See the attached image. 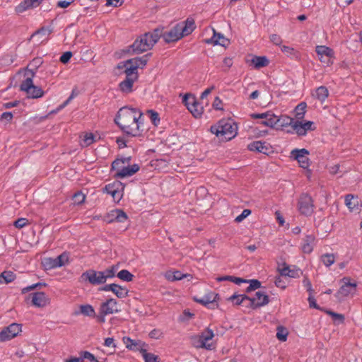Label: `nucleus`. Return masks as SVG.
Masks as SVG:
<instances>
[{"label": "nucleus", "mask_w": 362, "mask_h": 362, "mask_svg": "<svg viewBox=\"0 0 362 362\" xmlns=\"http://www.w3.org/2000/svg\"><path fill=\"white\" fill-rule=\"evenodd\" d=\"M288 335V332L286 327L284 326L279 325L276 328V338L281 341H286L287 340V337Z\"/></svg>", "instance_id": "39"}, {"label": "nucleus", "mask_w": 362, "mask_h": 362, "mask_svg": "<svg viewBox=\"0 0 362 362\" xmlns=\"http://www.w3.org/2000/svg\"><path fill=\"white\" fill-rule=\"evenodd\" d=\"M326 313L332 316L334 320H337L339 322L343 323L344 321V316L342 314L334 313L332 310H326Z\"/></svg>", "instance_id": "57"}, {"label": "nucleus", "mask_w": 362, "mask_h": 362, "mask_svg": "<svg viewBox=\"0 0 362 362\" xmlns=\"http://www.w3.org/2000/svg\"><path fill=\"white\" fill-rule=\"evenodd\" d=\"M299 119L295 121L292 124V129L296 132V134L299 136H305L306 134L305 129L303 125L301 122L298 121Z\"/></svg>", "instance_id": "43"}, {"label": "nucleus", "mask_w": 362, "mask_h": 362, "mask_svg": "<svg viewBox=\"0 0 362 362\" xmlns=\"http://www.w3.org/2000/svg\"><path fill=\"white\" fill-rule=\"evenodd\" d=\"M32 303L37 308H43L49 303V298L44 292H35L31 293Z\"/></svg>", "instance_id": "18"}, {"label": "nucleus", "mask_w": 362, "mask_h": 362, "mask_svg": "<svg viewBox=\"0 0 362 362\" xmlns=\"http://www.w3.org/2000/svg\"><path fill=\"white\" fill-rule=\"evenodd\" d=\"M117 276L124 281L130 282L134 279V275L127 269H122L117 273Z\"/></svg>", "instance_id": "42"}, {"label": "nucleus", "mask_w": 362, "mask_h": 362, "mask_svg": "<svg viewBox=\"0 0 362 362\" xmlns=\"http://www.w3.org/2000/svg\"><path fill=\"white\" fill-rule=\"evenodd\" d=\"M186 275L182 274L180 271H175L172 274L167 276V278L170 281H177L181 280Z\"/></svg>", "instance_id": "54"}, {"label": "nucleus", "mask_w": 362, "mask_h": 362, "mask_svg": "<svg viewBox=\"0 0 362 362\" xmlns=\"http://www.w3.org/2000/svg\"><path fill=\"white\" fill-rule=\"evenodd\" d=\"M163 28H156L153 30L152 33H146L148 34V37L151 38L152 42L156 44L160 37H163L164 33H163Z\"/></svg>", "instance_id": "40"}, {"label": "nucleus", "mask_w": 362, "mask_h": 362, "mask_svg": "<svg viewBox=\"0 0 362 362\" xmlns=\"http://www.w3.org/2000/svg\"><path fill=\"white\" fill-rule=\"evenodd\" d=\"M214 337V334L212 329L207 328L204 332H203L199 337L198 342L200 341H208Z\"/></svg>", "instance_id": "44"}, {"label": "nucleus", "mask_w": 362, "mask_h": 362, "mask_svg": "<svg viewBox=\"0 0 362 362\" xmlns=\"http://www.w3.org/2000/svg\"><path fill=\"white\" fill-rule=\"evenodd\" d=\"M139 170V166L137 164L129 165L122 168L119 171L115 174L116 177L123 178L128 176H132Z\"/></svg>", "instance_id": "24"}, {"label": "nucleus", "mask_w": 362, "mask_h": 362, "mask_svg": "<svg viewBox=\"0 0 362 362\" xmlns=\"http://www.w3.org/2000/svg\"><path fill=\"white\" fill-rule=\"evenodd\" d=\"M320 261L322 264L329 267L335 262V255L333 253H325L320 256Z\"/></svg>", "instance_id": "33"}, {"label": "nucleus", "mask_w": 362, "mask_h": 362, "mask_svg": "<svg viewBox=\"0 0 362 362\" xmlns=\"http://www.w3.org/2000/svg\"><path fill=\"white\" fill-rule=\"evenodd\" d=\"M125 68L124 73L126 74L125 78H132L134 80L138 79V73L137 70H135L134 67H131L130 66H124V64H119L118 65V69Z\"/></svg>", "instance_id": "30"}, {"label": "nucleus", "mask_w": 362, "mask_h": 362, "mask_svg": "<svg viewBox=\"0 0 362 362\" xmlns=\"http://www.w3.org/2000/svg\"><path fill=\"white\" fill-rule=\"evenodd\" d=\"M86 196L81 192H77L74 195V202L81 204L85 202Z\"/></svg>", "instance_id": "58"}, {"label": "nucleus", "mask_w": 362, "mask_h": 362, "mask_svg": "<svg viewBox=\"0 0 362 362\" xmlns=\"http://www.w3.org/2000/svg\"><path fill=\"white\" fill-rule=\"evenodd\" d=\"M82 358L83 362L85 359L88 360L90 362H99L95 357V356L88 351H81L79 354Z\"/></svg>", "instance_id": "49"}, {"label": "nucleus", "mask_w": 362, "mask_h": 362, "mask_svg": "<svg viewBox=\"0 0 362 362\" xmlns=\"http://www.w3.org/2000/svg\"><path fill=\"white\" fill-rule=\"evenodd\" d=\"M121 64H124V66H130L131 67L135 66V70H137V69L139 68L136 57L121 62Z\"/></svg>", "instance_id": "60"}, {"label": "nucleus", "mask_w": 362, "mask_h": 362, "mask_svg": "<svg viewBox=\"0 0 362 362\" xmlns=\"http://www.w3.org/2000/svg\"><path fill=\"white\" fill-rule=\"evenodd\" d=\"M136 81V80L132 78H125V79L119 84V90L126 94L132 92L133 84Z\"/></svg>", "instance_id": "27"}, {"label": "nucleus", "mask_w": 362, "mask_h": 362, "mask_svg": "<svg viewBox=\"0 0 362 362\" xmlns=\"http://www.w3.org/2000/svg\"><path fill=\"white\" fill-rule=\"evenodd\" d=\"M269 302V296L265 292L259 291L255 293L254 298L249 297V303L246 306L252 309H257L267 305Z\"/></svg>", "instance_id": "11"}, {"label": "nucleus", "mask_w": 362, "mask_h": 362, "mask_svg": "<svg viewBox=\"0 0 362 362\" xmlns=\"http://www.w3.org/2000/svg\"><path fill=\"white\" fill-rule=\"evenodd\" d=\"M214 35L209 38L206 39L204 41L207 44H212L214 45H216L219 43L220 40L223 37V35L221 33H217L214 30Z\"/></svg>", "instance_id": "45"}, {"label": "nucleus", "mask_w": 362, "mask_h": 362, "mask_svg": "<svg viewBox=\"0 0 362 362\" xmlns=\"http://www.w3.org/2000/svg\"><path fill=\"white\" fill-rule=\"evenodd\" d=\"M306 107H307L306 103L304 102L300 103V104H298L296 106L295 110H296V117L297 119H302L304 118Z\"/></svg>", "instance_id": "41"}, {"label": "nucleus", "mask_w": 362, "mask_h": 362, "mask_svg": "<svg viewBox=\"0 0 362 362\" xmlns=\"http://www.w3.org/2000/svg\"><path fill=\"white\" fill-rule=\"evenodd\" d=\"M28 223V221L26 218H20L14 222L13 225L17 228H22L23 227L26 226Z\"/></svg>", "instance_id": "61"}, {"label": "nucleus", "mask_w": 362, "mask_h": 362, "mask_svg": "<svg viewBox=\"0 0 362 362\" xmlns=\"http://www.w3.org/2000/svg\"><path fill=\"white\" fill-rule=\"evenodd\" d=\"M16 278V275L11 271H4L0 274V283H2L1 279H4L5 284H9L13 281Z\"/></svg>", "instance_id": "36"}, {"label": "nucleus", "mask_w": 362, "mask_h": 362, "mask_svg": "<svg viewBox=\"0 0 362 362\" xmlns=\"http://www.w3.org/2000/svg\"><path fill=\"white\" fill-rule=\"evenodd\" d=\"M303 274V272L296 266H293V268H291L288 273H287L286 276L291 278H299L300 275Z\"/></svg>", "instance_id": "52"}, {"label": "nucleus", "mask_w": 362, "mask_h": 362, "mask_svg": "<svg viewBox=\"0 0 362 362\" xmlns=\"http://www.w3.org/2000/svg\"><path fill=\"white\" fill-rule=\"evenodd\" d=\"M345 204L351 212H358L360 211L361 206L357 197H354L352 194H347L345 197Z\"/></svg>", "instance_id": "22"}, {"label": "nucleus", "mask_w": 362, "mask_h": 362, "mask_svg": "<svg viewBox=\"0 0 362 362\" xmlns=\"http://www.w3.org/2000/svg\"><path fill=\"white\" fill-rule=\"evenodd\" d=\"M281 50L287 57L293 58H298L299 57V52L297 50H296L293 47L282 45L281 47Z\"/></svg>", "instance_id": "38"}, {"label": "nucleus", "mask_w": 362, "mask_h": 362, "mask_svg": "<svg viewBox=\"0 0 362 362\" xmlns=\"http://www.w3.org/2000/svg\"><path fill=\"white\" fill-rule=\"evenodd\" d=\"M80 311L76 312V315L82 314L84 316L95 317V312L93 307L89 304L81 305L79 307Z\"/></svg>", "instance_id": "29"}, {"label": "nucleus", "mask_w": 362, "mask_h": 362, "mask_svg": "<svg viewBox=\"0 0 362 362\" xmlns=\"http://www.w3.org/2000/svg\"><path fill=\"white\" fill-rule=\"evenodd\" d=\"M124 185L119 180L109 183L103 189V192L110 194L115 201L118 203L123 197Z\"/></svg>", "instance_id": "4"}, {"label": "nucleus", "mask_w": 362, "mask_h": 362, "mask_svg": "<svg viewBox=\"0 0 362 362\" xmlns=\"http://www.w3.org/2000/svg\"><path fill=\"white\" fill-rule=\"evenodd\" d=\"M20 90L26 92L28 95L32 98H41L44 94L42 89L35 86L32 78L29 77L23 81L20 86Z\"/></svg>", "instance_id": "5"}, {"label": "nucleus", "mask_w": 362, "mask_h": 362, "mask_svg": "<svg viewBox=\"0 0 362 362\" xmlns=\"http://www.w3.org/2000/svg\"><path fill=\"white\" fill-rule=\"evenodd\" d=\"M147 114L148 115L151 122L155 125L158 126L160 123V117L157 112L153 110H147Z\"/></svg>", "instance_id": "46"}, {"label": "nucleus", "mask_w": 362, "mask_h": 362, "mask_svg": "<svg viewBox=\"0 0 362 362\" xmlns=\"http://www.w3.org/2000/svg\"><path fill=\"white\" fill-rule=\"evenodd\" d=\"M81 281H88L92 285H100L105 283V277L102 272L88 269L83 272L80 277Z\"/></svg>", "instance_id": "7"}, {"label": "nucleus", "mask_w": 362, "mask_h": 362, "mask_svg": "<svg viewBox=\"0 0 362 362\" xmlns=\"http://www.w3.org/2000/svg\"><path fill=\"white\" fill-rule=\"evenodd\" d=\"M44 265L47 269H54L59 267L57 262L56 258H46L45 259Z\"/></svg>", "instance_id": "53"}, {"label": "nucleus", "mask_w": 362, "mask_h": 362, "mask_svg": "<svg viewBox=\"0 0 362 362\" xmlns=\"http://www.w3.org/2000/svg\"><path fill=\"white\" fill-rule=\"evenodd\" d=\"M247 148L251 151H257L264 154H268L270 152L271 146L266 141H255L247 146Z\"/></svg>", "instance_id": "17"}, {"label": "nucleus", "mask_w": 362, "mask_h": 362, "mask_svg": "<svg viewBox=\"0 0 362 362\" xmlns=\"http://www.w3.org/2000/svg\"><path fill=\"white\" fill-rule=\"evenodd\" d=\"M21 332V325L17 323L11 324L0 332V341H6L16 337Z\"/></svg>", "instance_id": "12"}, {"label": "nucleus", "mask_w": 362, "mask_h": 362, "mask_svg": "<svg viewBox=\"0 0 362 362\" xmlns=\"http://www.w3.org/2000/svg\"><path fill=\"white\" fill-rule=\"evenodd\" d=\"M183 36H187L195 29V22L193 18H188L185 22L177 24Z\"/></svg>", "instance_id": "21"}, {"label": "nucleus", "mask_w": 362, "mask_h": 362, "mask_svg": "<svg viewBox=\"0 0 362 362\" xmlns=\"http://www.w3.org/2000/svg\"><path fill=\"white\" fill-rule=\"evenodd\" d=\"M183 35L180 30L177 24L168 32H165L163 35V38L165 42L170 43L176 42L183 37Z\"/></svg>", "instance_id": "16"}, {"label": "nucleus", "mask_w": 362, "mask_h": 362, "mask_svg": "<svg viewBox=\"0 0 362 362\" xmlns=\"http://www.w3.org/2000/svg\"><path fill=\"white\" fill-rule=\"evenodd\" d=\"M350 281L349 277L341 279V281L343 284L334 295L338 301L341 302L346 297L356 292L357 284L356 282L351 283Z\"/></svg>", "instance_id": "3"}, {"label": "nucleus", "mask_w": 362, "mask_h": 362, "mask_svg": "<svg viewBox=\"0 0 362 362\" xmlns=\"http://www.w3.org/2000/svg\"><path fill=\"white\" fill-rule=\"evenodd\" d=\"M182 102L194 117H200L203 114L204 108L197 101L194 95L191 94H186L183 98Z\"/></svg>", "instance_id": "6"}, {"label": "nucleus", "mask_w": 362, "mask_h": 362, "mask_svg": "<svg viewBox=\"0 0 362 362\" xmlns=\"http://www.w3.org/2000/svg\"><path fill=\"white\" fill-rule=\"evenodd\" d=\"M252 63L254 64V66L256 69H259L262 67L267 66L269 64V61L264 56H263V57L256 56L252 59Z\"/></svg>", "instance_id": "32"}, {"label": "nucleus", "mask_w": 362, "mask_h": 362, "mask_svg": "<svg viewBox=\"0 0 362 362\" xmlns=\"http://www.w3.org/2000/svg\"><path fill=\"white\" fill-rule=\"evenodd\" d=\"M278 119H279V122L276 124V129L287 126L292 127V124L294 122V119L293 118L285 115L278 116Z\"/></svg>", "instance_id": "34"}, {"label": "nucleus", "mask_w": 362, "mask_h": 362, "mask_svg": "<svg viewBox=\"0 0 362 362\" xmlns=\"http://www.w3.org/2000/svg\"><path fill=\"white\" fill-rule=\"evenodd\" d=\"M94 138H95V136H94L93 134H92V133L86 134V135L84 136V138L83 139L84 145L86 146H88L91 145L95 141Z\"/></svg>", "instance_id": "56"}, {"label": "nucleus", "mask_w": 362, "mask_h": 362, "mask_svg": "<svg viewBox=\"0 0 362 362\" xmlns=\"http://www.w3.org/2000/svg\"><path fill=\"white\" fill-rule=\"evenodd\" d=\"M247 281V283H250V285L245 290L247 293H250L252 291H254L261 287V282L257 279H250Z\"/></svg>", "instance_id": "47"}, {"label": "nucleus", "mask_w": 362, "mask_h": 362, "mask_svg": "<svg viewBox=\"0 0 362 362\" xmlns=\"http://www.w3.org/2000/svg\"><path fill=\"white\" fill-rule=\"evenodd\" d=\"M315 52L320 57H334V52L330 47L324 45H318L315 47Z\"/></svg>", "instance_id": "28"}, {"label": "nucleus", "mask_w": 362, "mask_h": 362, "mask_svg": "<svg viewBox=\"0 0 362 362\" xmlns=\"http://www.w3.org/2000/svg\"><path fill=\"white\" fill-rule=\"evenodd\" d=\"M197 348H202L206 350H214L215 349V346L212 343H207V341H200L198 342V344L196 345Z\"/></svg>", "instance_id": "59"}, {"label": "nucleus", "mask_w": 362, "mask_h": 362, "mask_svg": "<svg viewBox=\"0 0 362 362\" xmlns=\"http://www.w3.org/2000/svg\"><path fill=\"white\" fill-rule=\"evenodd\" d=\"M210 130L220 140L227 141L237 135L238 126L232 119H221L216 125L211 126Z\"/></svg>", "instance_id": "2"}, {"label": "nucleus", "mask_w": 362, "mask_h": 362, "mask_svg": "<svg viewBox=\"0 0 362 362\" xmlns=\"http://www.w3.org/2000/svg\"><path fill=\"white\" fill-rule=\"evenodd\" d=\"M218 298V294L211 292V293H209L205 295L202 298H197L195 297V298H194V301H196L203 305L208 306L209 308H210L209 305H214V303L216 302Z\"/></svg>", "instance_id": "23"}, {"label": "nucleus", "mask_w": 362, "mask_h": 362, "mask_svg": "<svg viewBox=\"0 0 362 362\" xmlns=\"http://www.w3.org/2000/svg\"><path fill=\"white\" fill-rule=\"evenodd\" d=\"M274 284L276 287L280 288L281 289H284L286 287V282L284 281L281 276L276 277Z\"/></svg>", "instance_id": "64"}, {"label": "nucleus", "mask_w": 362, "mask_h": 362, "mask_svg": "<svg viewBox=\"0 0 362 362\" xmlns=\"http://www.w3.org/2000/svg\"><path fill=\"white\" fill-rule=\"evenodd\" d=\"M100 310L103 314L110 315L119 312L117 300L114 298H109L101 303Z\"/></svg>", "instance_id": "15"}, {"label": "nucleus", "mask_w": 362, "mask_h": 362, "mask_svg": "<svg viewBox=\"0 0 362 362\" xmlns=\"http://www.w3.org/2000/svg\"><path fill=\"white\" fill-rule=\"evenodd\" d=\"M151 55V53L146 54L141 57H136L139 68H144L148 60V57Z\"/></svg>", "instance_id": "55"}, {"label": "nucleus", "mask_w": 362, "mask_h": 362, "mask_svg": "<svg viewBox=\"0 0 362 362\" xmlns=\"http://www.w3.org/2000/svg\"><path fill=\"white\" fill-rule=\"evenodd\" d=\"M315 240L314 235H307L303 240L301 249L304 253L310 254L313 250V245Z\"/></svg>", "instance_id": "25"}, {"label": "nucleus", "mask_w": 362, "mask_h": 362, "mask_svg": "<svg viewBox=\"0 0 362 362\" xmlns=\"http://www.w3.org/2000/svg\"><path fill=\"white\" fill-rule=\"evenodd\" d=\"M100 291H112L119 298H126L128 296L129 291L125 288L122 287L116 284H107L100 288Z\"/></svg>", "instance_id": "14"}, {"label": "nucleus", "mask_w": 362, "mask_h": 362, "mask_svg": "<svg viewBox=\"0 0 362 362\" xmlns=\"http://www.w3.org/2000/svg\"><path fill=\"white\" fill-rule=\"evenodd\" d=\"M309 151L305 148H295L291 151L290 157L298 161L299 166L304 169H308L310 166V159L307 156Z\"/></svg>", "instance_id": "10"}, {"label": "nucleus", "mask_w": 362, "mask_h": 362, "mask_svg": "<svg viewBox=\"0 0 362 362\" xmlns=\"http://www.w3.org/2000/svg\"><path fill=\"white\" fill-rule=\"evenodd\" d=\"M149 337L151 338V339H160V337H162L163 336V332L160 330V329H153V330H151L150 332H149Z\"/></svg>", "instance_id": "63"}, {"label": "nucleus", "mask_w": 362, "mask_h": 362, "mask_svg": "<svg viewBox=\"0 0 362 362\" xmlns=\"http://www.w3.org/2000/svg\"><path fill=\"white\" fill-rule=\"evenodd\" d=\"M57 262L58 266L62 267L65 265L69 262V255L66 252H63L60 255L56 257Z\"/></svg>", "instance_id": "50"}, {"label": "nucleus", "mask_w": 362, "mask_h": 362, "mask_svg": "<svg viewBox=\"0 0 362 362\" xmlns=\"http://www.w3.org/2000/svg\"><path fill=\"white\" fill-rule=\"evenodd\" d=\"M251 116L254 119H264V120L261 122V124L272 128H276V124L279 122L278 116L271 112L262 114H252Z\"/></svg>", "instance_id": "13"}, {"label": "nucleus", "mask_w": 362, "mask_h": 362, "mask_svg": "<svg viewBox=\"0 0 362 362\" xmlns=\"http://www.w3.org/2000/svg\"><path fill=\"white\" fill-rule=\"evenodd\" d=\"M329 96V90L327 87L322 86L315 90V97L321 103L325 101Z\"/></svg>", "instance_id": "31"}, {"label": "nucleus", "mask_w": 362, "mask_h": 362, "mask_svg": "<svg viewBox=\"0 0 362 362\" xmlns=\"http://www.w3.org/2000/svg\"><path fill=\"white\" fill-rule=\"evenodd\" d=\"M228 300L233 302L235 305H239L244 303L245 300L249 302V296L245 294H233V296H230Z\"/></svg>", "instance_id": "35"}, {"label": "nucleus", "mask_w": 362, "mask_h": 362, "mask_svg": "<svg viewBox=\"0 0 362 362\" xmlns=\"http://www.w3.org/2000/svg\"><path fill=\"white\" fill-rule=\"evenodd\" d=\"M108 222L112 223L114 221L123 223L127 220L128 216L127 214L122 209L112 210L107 214Z\"/></svg>", "instance_id": "19"}, {"label": "nucleus", "mask_w": 362, "mask_h": 362, "mask_svg": "<svg viewBox=\"0 0 362 362\" xmlns=\"http://www.w3.org/2000/svg\"><path fill=\"white\" fill-rule=\"evenodd\" d=\"M116 270H117V267L115 265H112L110 268H107L105 271L102 272V273L103 274V275L105 277V281H107V279L115 277Z\"/></svg>", "instance_id": "51"}, {"label": "nucleus", "mask_w": 362, "mask_h": 362, "mask_svg": "<svg viewBox=\"0 0 362 362\" xmlns=\"http://www.w3.org/2000/svg\"><path fill=\"white\" fill-rule=\"evenodd\" d=\"M52 32V29H49L48 28H45V27H42L41 28L38 29L37 30H36L35 33H33L32 34V35L30 36V40H31L32 38L37 36V35H49Z\"/></svg>", "instance_id": "48"}, {"label": "nucleus", "mask_w": 362, "mask_h": 362, "mask_svg": "<svg viewBox=\"0 0 362 362\" xmlns=\"http://www.w3.org/2000/svg\"><path fill=\"white\" fill-rule=\"evenodd\" d=\"M300 213L305 216H310L314 211L313 198L308 194H303L300 196L298 202Z\"/></svg>", "instance_id": "9"}, {"label": "nucleus", "mask_w": 362, "mask_h": 362, "mask_svg": "<svg viewBox=\"0 0 362 362\" xmlns=\"http://www.w3.org/2000/svg\"><path fill=\"white\" fill-rule=\"evenodd\" d=\"M123 342L125 344L126 347L129 350L140 351V349H143L141 346V341L133 340L130 337H123ZM142 345L144 346V345H145V344L142 343Z\"/></svg>", "instance_id": "26"}, {"label": "nucleus", "mask_w": 362, "mask_h": 362, "mask_svg": "<svg viewBox=\"0 0 362 362\" xmlns=\"http://www.w3.org/2000/svg\"><path fill=\"white\" fill-rule=\"evenodd\" d=\"M140 353L141 354L145 362H158V356L153 354L147 352L146 349H141Z\"/></svg>", "instance_id": "37"}, {"label": "nucleus", "mask_w": 362, "mask_h": 362, "mask_svg": "<svg viewBox=\"0 0 362 362\" xmlns=\"http://www.w3.org/2000/svg\"><path fill=\"white\" fill-rule=\"evenodd\" d=\"M144 121L139 110L127 106L120 108L115 118V124L125 134L134 137L141 136L146 130Z\"/></svg>", "instance_id": "1"}, {"label": "nucleus", "mask_w": 362, "mask_h": 362, "mask_svg": "<svg viewBox=\"0 0 362 362\" xmlns=\"http://www.w3.org/2000/svg\"><path fill=\"white\" fill-rule=\"evenodd\" d=\"M72 55L73 54L71 52H66L60 57L59 61L63 64H66L69 62Z\"/></svg>", "instance_id": "62"}, {"label": "nucleus", "mask_w": 362, "mask_h": 362, "mask_svg": "<svg viewBox=\"0 0 362 362\" xmlns=\"http://www.w3.org/2000/svg\"><path fill=\"white\" fill-rule=\"evenodd\" d=\"M43 0H23L15 8V11L18 13L24 12L25 11L39 6Z\"/></svg>", "instance_id": "20"}, {"label": "nucleus", "mask_w": 362, "mask_h": 362, "mask_svg": "<svg viewBox=\"0 0 362 362\" xmlns=\"http://www.w3.org/2000/svg\"><path fill=\"white\" fill-rule=\"evenodd\" d=\"M154 45L148 34L145 33L136 39L131 47L134 53H141L151 49Z\"/></svg>", "instance_id": "8"}]
</instances>
